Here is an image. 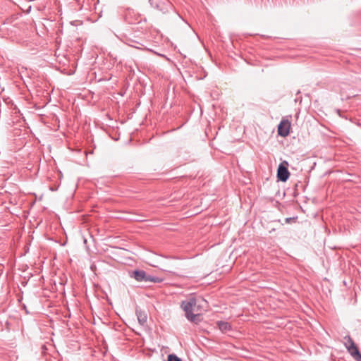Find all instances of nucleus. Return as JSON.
Returning a JSON list of instances; mask_svg holds the SVG:
<instances>
[{"instance_id": "f257e3e1", "label": "nucleus", "mask_w": 361, "mask_h": 361, "mask_svg": "<svg viewBox=\"0 0 361 361\" xmlns=\"http://www.w3.org/2000/svg\"><path fill=\"white\" fill-rule=\"evenodd\" d=\"M197 304L195 298L191 297L181 302L180 307L185 313L186 318L192 322L197 323L200 315L192 312L194 307Z\"/></svg>"}, {"instance_id": "f03ea898", "label": "nucleus", "mask_w": 361, "mask_h": 361, "mask_svg": "<svg viewBox=\"0 0 361 361\" xmlns=\"http://www.w3.org/2000/svg\"><path fill=\"white\" fill-rule=\"evenodd\" d=\"M130 276L138 282L160 283L163 281V279L147 274L144 270H135Z\"/></svg>"}, {"instance_id": "7ed1b4c3", "label": "nucleus", "mask_w": 361, "mask_h": 361, "mask_svg": "<svg viewBox=\"0 0 361 361\" xmlns=\"http://www.w3.org/2000/svg\"><path fill=\"white\" fill-rule=\"evenodd\" d=\"M288 162L286 161H283L279 165L277 170V178L282 182H286L289 176L290 172L287 168Z\"/></svg>"}, {"instance_id": "20e7f679", "label": "nucleus", "mask_w": 361, "mask_h": 361, "mask_svg": "<svg viewBox=\"0 0 361 361\" xmlns=\"http://www.w3.org/2000/svg\"><path fill=\"white\" fill-rule=\"evenodd\" d=\"M290 123L287 119H282L278 126V134L281 137H286L289 134Z\"/></svg>"}, {"instance_id": "39448f33", "label": "nucleus", "mask_w": 361, "mask_h": 361, "mask_svg": "<svg viewBox=\"0 0 361 361\" xmlns=\"http://www.w3.org/2000/svg\"><path fill=\"white\" fill-rule=\"evenodd\" d=\"M171 6V3L168 0H164L163 2L154 4V8L163 13H166L169 12Z\"/></svg>"}, {"instance_id": "423d86ee", "label": "nucleus", "mask_w": 361, "mask_h": 361, "mask_svg": "<svg viewBox=\"0 0 361 361\" xmlns=\"http://www.w3.org/2000/svg\"><path fill=\"white\" fill-rule=\"evenodd\" d=\"M348 352L355 361H361V353L357 345L353 346L352 345L351 348L348 349Z\"/></svg>"}, {"instance_id": "0eeeda50", "label": "nucleus", "mask_w": 361, "mask_h": 361, "mask_svg": "<svg viewBox=\"0 0 361 361\" xmlns=\"http://www.w3.org/2000/svg\"><path fill=\"white\" fill-rule=\"evenodd\" d=\"M135 312H136V315H137V320H138L139 323L141 325H144L147 322V314L144 312H142L141 310H138V309L136 310Z\"/></svg>"}, {"instance_id": "6e6552de", "label": "nucleus", "mask_w": 361, "mask_h": 361, "mask_svg": "<svg viewBox=\"0 0 361 361\" xmlns=\"http://www.w3.org/2000/svg\"><path fill=\"white\" fill-rule=\"evenodd\" d=\"M344 339L345 340L344 345L347 350L351 348L352 344L353 346L356 345L355 342L350 336H345Z\"/></svg>"}, {"instance_id": "1a4fd4ad", "label": "nucleus", "mask_w": 361, "mask_h": 361, "mask_svg": "<svg viewBox=\"0 0 361 361\" xmlns=\"http://www.w3.org/2000/svg\"><path fill=\"white\" fill-rule=\"evenodd\" d=\"M218 326L221 331H226L231 329V326L228 322L219 321L218 322Z\"/></svg>"}, {"instance_id": "9d476101", "label": "nucleus", "mask_w": 361, "mask_h": 361, "mask_svg": "<svg viewBox=\"0 0 361 361\" xmlns=\"http://www.w3.org/2000/svg\"><path fill=\"white\" fill-rule=\"evenodd\" d=\"M168 361H182V360L174 354L168 356Z\"/></svg>"}, {"instance_id": "9b49d317", "label": "nucleus", "mask_w": 361, "mask_h": 361, "mask_svg": "<svg viewBox=\"0 0 361 361\" xmlns=\"http://www.w3.org/2000/svg\"><path fill=\"white\" fill-rule=\"evenodd\" d=\"M294 219H295L294 218L288 217V218H286L285 221H286V223L289 224Z\"/></svg>"}, {"instance_id": "f8f14e48", "label": "nucleus", "mask_w": 361, "mask_h": 361, "mask_svg": "<svg viewBox=\"0 0 361 361\" xmlns=\"http://www.w3.org/2000/svg\"><path fill=\"white\" fill-rule=\"evenodd\" d=\"M149 4L152 7H154V4H157L154 0H149Z\"/></svg>"}]
</instances>
